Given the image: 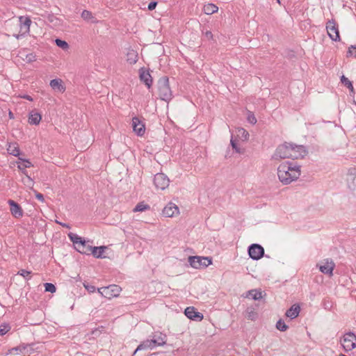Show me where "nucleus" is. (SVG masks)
I'll return each instance as SVG.
<instances>
[{"label":"nucleus","mask_w":356,"mask_h":356,"mask_svg":"<svg viewBox=\"0 0 356 356\" xmlns=\"http://www.w3.org/2000/svg\"><path fill=\"white\" fill-rule=\"evenodd\" d=\"M300 175V166L292 162L280 164L277 168V176L280 181L287 185L296 180Z\"/></svg>","instance_id":"nucleus-1"},{"label":"nucleus","mask_w":356,"mask_h":356,"mask_svg":"<svg viewBox=\"0 0 356 356\" xmlns=\"http://www.w3.org/2000/svg\"><path fill=\"white\" fill-rule=\"evenodd\" d=\"M159 95L161 100L169 102L173 97L172 92L170 87L169 79L164 76L158 81Z\"/></svg>","instance_id":"nucleus-2"},{"label":"nucleus","mask_w":356,"mask_h":356,"mask_svg":"<svg viewBox=\"0 0 356 356\" xmlns=\"http://www.w3.org/2000/svg\"><path fill=\"white\" fill-rule=\"evenodd\" d=\"M292 143H286L280 145L273 155L272 156L273 159H291V157H296L295 153L293 154Z\"/></svg>","instance_id":"nucleus-3"},{"label":"nucleus","mask_w":356,"mask_h":356,"mask_svg":"<svg viewBox=\"0 0 356 356\" xmlns=\"http://www.w3.org/2000/svg\"><path fill=\"white\" fill-rule=\"evenodd\" d=\"M188 261L191 266L196 269L206 268L212 264L211 258L206 257L190 256Z\"/></svg>","instance_id":"nucleus-4"},{"label":"nucleus","mask_w":356,"mask_h":356,"mask_svg":"<svg viewBox=\"0 0 356 356\" xmlns=\"http://www.w3.org/2000/svg\"><path fill=\"white\" fill-rule=\"evenodd\" d=\"M121 287L116 284H111L108 286L97 289L98 292L104 297L111 299L119 296Z\"/></svg>","instance_id":"nucleus-5"},{"label":"nucleus","mask_w":356,"mask_h":356,"mask_svg":"<svg viewBox=\"0 0 356 356\" xmlns=\"http://www.w3.org/2000/svg\"><path fill=\"white\" fill-rule=\"evenodd\" d=\"M249 257L253 260H259L264 255V248L257 243L251 244L248 248Z\"/></svg>","instance_id":"nucleus-6"},{"label":"nucleus","mask_w":356,"mask_h":356,"mask_svg":"<svg viewBox=\"0 0 356 356\" xmlns=\"http://www.w3.org/2000/svg\"><path fill=\"white\" fill-rule=\"evenodd\" d=\"M341 345L346 351L353 350L356 347V335L350 332L345 334Z\"/></svg>","instance_id":"nucleus-7"},{"label":"nucleus","mask_w":356,"mask_h":356,"mask_svg":"<svg viewBox=\"0 0 356 356\" xmlns=\"http://www.w3.org/2000/svg\"><path fill=\"white\" fill-rule=\"evenodd\" d=\"M326 29L327 34L331 40L334 41H339V31L338 24L334 19L329 20L326 24Z\"/></svg>","instance_id":"nucleus-8"},{"label":"nucleus","mask_w":356,"mask_h":356,"mask_svg":"<svg viewBox=\"0 0 356 356\" xmlns=\"http://www.w3.org/2000/svg\"><path fill=\"white\" fill-rule=\"evenodd\" d=\"M170 179L166 175L160 172L154 175V184L157 189L165 190L168 187Z\"/></svg>","instance_id":"nucleus-9"},{"label":"nucleus","mask_w":356,"mask_h":356,"mask_svg":"<svg viewBox=\"0 0 356 356\" xmlns=\"http://www.w3.org/2000/svg\"><path fill=\"white\" fill-rule=\"evenodd\" d=\"M139 79L141 82L144 83L145 86L149 89L153 83L152 77L149 72L145 67H141L139 70Z\"/></svg>","instance_id":"nucleus-10"},{"label":"nucleus","mask_w":356,"mask_h":356,"mask_svg":"<svg viewBox=\"0 0 356 356\" xmlns=\"http://www.w3.org/2000/svg\"><path fill=\"white\" fill-rule=\"evenodd\" d=\"M131 126L134 131L138 136H142L145 132V124L138 118L134 117L132 118Z\"/></svg>","instance_id":"nucleus-11"},{"label":"nucleus","mask_w":356,"mask_h":356,"mask_svg":"<svg viewBox=\"0 0 356 356\" xmlns=\"http://www.w3.org/2000/svg\"><path fill=\"white\" fill-rule=\"evenodd\" d=\"M8 204L10 206V211L13 217L19 218L23 216V209L17 202L13 200H8Z\"/></svg>","instance_id":"nucleus-12"},{"label":"nucleus","mask_w":356,"mask_h":356,"mask_svg":"<svg viewBox=\"0 0 356 356\" xmlns=\"http://www.w3.org/2000/svg\"><path fill=\"white\" fill-rule=\"evenodd\" d=\"M184 314L191 320L201 321L203 319V314L197 311L194 307H188L185 309Z\"/></svg>","instance_id":"nucleus-13"},{"label":"nucleus","mask_w":356,"mask_h":356,"mask_svg":"<svg viewBox=\"0 0 356 356\" xmlns=\"http://www.w3.org/2000/svg\"><path fill=\"white\" fill-rule=\"evenodd\" d=\"M179 213V207L172 202H169L163 209L162 214L165 217H172Z\"/></svg>","instance_id":"nucleus-14"},{"label":"nucleus","mask_w":356,"mask_h":356,"mask_svg":"<svg viewBox=\"0 0 356 356\" xmlns=\"http://www.w3.org/2000/svg\"><path fill=\"white\" fill-rule=\"evenodd\" d=\"M347 183L349 188H356V168H350L347 175Z\"/></svg>","instance_id":"nucleus-15"},{"label":"nucleus","mask_w":356,"mask_h":356,"mask_svg":"<svg viewBox=\"0 0 356 356\" xmlns=\"http://www.w3.org/2000/svg\"><path fill=\"white\" fill-rule=\"evenodd\" d=\"M335 267V264L332 259H326L323 265L319 267L320 271L325 275H332V271Z\"/></svg>","instance_id":"nucleus-16"},{"label":"nucleus","mask_w":356,"mask_h":356,"mask_svg":"<svg viewBox=\"0 0 356 356\" xmlns=\"http://www.w3.org/2000/svg\"><path fill=\"white\" fill-rule=\"evenodd\" d=\"M292 147H293V154L295 153L296 157H291L292 159H298L299 158L304 157L307 153V151L305 146L303 145H297L294 143H292Z\"/></svg>","instance_id":"nucleus-17"},{"label":"nucleus","mask_w":356,"mask_h":356,"mask_svg":"<svg viewBox=\"0 0 356 356\" xmlns=\"http://www.w3.org/2000/svg\"><path fill=\"white\" fill-rule=\"evenodd\" d=\"M300 312V307L298 305H293L286 312V316L291 319L296 318Z\"/></svg>","instance_id":"nucleus-18"},{"label":"nucleus","mask_w":356,"mask_h":356,"mask_svg":"<svg viewBox=\"0 0 356 356\" xmlns=\"http://www.w3.org/2000/svg\"><path fill=\"white\" fill-rule=\"evenodd\" d=\"M41 115L34 111H31L29 114V123L30 124L38 125L41 121Z\"/></svg>","instance_id":"nucleus-19"},{"label":"nucleus","mask_w":356,"mask_h":356,"mask_svg":"<svg viewBox=\"0 0 356 356\" xmlns=\"http://www.w3.org/2000/svg\"><path fill=\"white\" fill-rule=\"evenodd\" d=\"M94 247L88 245L86 241L83 240L82 243L79 245L77 250L81 254H90V253L92 254Z\"/></svg>","instance_id":"nucleus-20"},{"label":"nucleus","mask_w":356,"mask_h":356,"mask_svg":"<svg viewBox=\"0 0 356 356\" xmlns=\"http://www.w3.org/2000/svg\"><path fill=\"white\" fill-rule=\"evenodd\" d=\"M19 160H20L22 161V163H19L18 164V168L22 171V172L24 175H28V172L27 170H26V168H31L33 166V164L31 163V162L28 160V159H22V158H20L19 157Z\"/></svg>","instance_id":"nucleus-21"},{"label":"nucleus","mask_w":356,"mask_h":356,"mask_svg":"<svg viewBox=\"0 0 356 356\" xmlns=\"http://www.w3.org/2000/svg\"><path fill=\"white\" fill-rule=\"evenodd\" d=\"M166 335L162 333H159L158 335L155 334L154 336V338L152 339V341H153L154 346V348L156 346H163L166 343Z\"/></svg>","instance_id":"nucleus-22"},{"label":"nucleus","mask_w":356,"mask_h":356,"mask_svg":"<svg viewBox=\"0 0 356 356\" xmlns=\"http://www.w3.org/2000/svg\"><path fill=\"white\" fill-rule=\"evenodd\" d=\"M49 85L53 89L58 90L60 92H64L65 90V86L63 85V81L60 79L51 80Z\"/></svg>","instance_id":"nucleus-23"},{"label":"nucleus","mask_w":356,"mask_h":356,"mask_svg":"<svg viewBox=\"0 0 356 356\" xmlns=\"http://www.w3.org/2000/svg\"><path fill=\"white\" fill-rule=\"evenodd\" d=\"M154 341H152V339H147L144 341H143L140 344H139L137 347V348L134 351V354L140 350H145L147 348L152 349L154 348Z\"/></svg>","instance_id":"nucleus-24"},{"label":"nucleus","mask_w":356,"mask_h":356,"mask_svg":"<svg viewBox=\"0 0 356 356\" xmlns=\"http://www.w3.org/2000/svg\"><path fill=\"white\" fill-rule=\"evenodd\" d=\"M7 151L10 154H12L15 156H19L20 154L19 145L16 143H10L7 148Z\"/></svg>","instance_id":"nucleus-25"},{"label":"nucleus","mask_w":356,"mask_h":356,"mask_svg":"<svg viewBox=\"0 0 356 356\" xmlns=\"http://www.w3.org/2000/svg\"><path fill=\"white\" fill-rule=\"evenodd\" d=\"M245 297H251L254 300H259L262 298L261 291L257 289H251L247 292Z\"/></svg>","instance_id":"nucleus-26"},{"label":"nucleus","mask_w":356,"mask_h":356,"mask_svg":"<svg viewBox=\"0 0 356 356\" xmlns=\"http://www.w3.org/2000/svg\"><path fill=\"white\" fill-rule=\"evenodd\" d=\"M138 53L131 49L129 50L127 54V61L129 64H135L138 61Z\"/></svg>","instance_id":"nucleus-27"},{"label":"nucleus","mask_w":356,"mask_h":356,"mask_svg":"<svg viewBox=\"0 0 356 356\" xmlns=\"http://www.w3.org/2000/svg\"><path fill=\"white\" fill-rule=\"evenodd\" d=\"M203 10L207 15H212L218 12V7L213 3H208L204 6Z\"/></svg>","instance_id":"nucleus-28"},{"label":"nucleus","mask_w":356,"mask_h":356,"mask_svg":"<svg viewBox=\"0 0 356 356\" xmlns=\"http://www.w3.org/2000/svg\"><path fill=\"white\" fill-rule=\"evenodd\" d=\"M46 19L49 23L52 24V25L55 26H60L61 23V19L54 14H48L46 17Z\"/></svg>","instance_id":"nucleus-29"},{"label":"nucleus","mask_w":356,"mask_h":356,"mask_svg":"<svg viewBox=\"0 0 356 356\" xmlns=\"http://www.w3.org/2000/svg\"><path fill=\"white\" fill-rule=\"evenodd\" d=\"M105 249H106V246L94 247L92 255L95 258H105V257L103 256Z\"/></svg>","instance_id":"nucleus-30"},{"label":"nucleus","mask_w":356,"mask_h":356,"mask_svg":"<svg viewBox=\"0 0 356 356\" xmlns=\"http://www.w3.org/2000/svg\"><path fill=\"white\" fill-rule=\"evenodd\" d=\"M68 236H69L70 241L74 244L77 245L78 247L82 243V241L84 240L83 238H82L81 236H79L76 234H74V233H72V232L68 234Z\"/></svg>","instance_id":"nucleus-31"},{"label":"nucleus","mask_w":356,"mask_h":356,"mask_svg":"<svg viewBox=\"0 0 356 356\" xmlns=\"http://www.w3.org/2000/svg\"><path fill=\"white\" fill-rule=\"evenodd\" d=\"M25 176H26L25 177H23L22 179V183L24 184V185L25 186H26L27 188L33 190V185H34L33 180L31 178V177L29 175H26Z\"/></svg>","instance_id":"nucleus-32"},{"label":"nucleus","mask_w":356,"mask_h":356,"mask_svg":"<svg viewBox=\"0 0 356 356\" xmlns=\"http://www.w3.org/2000/svg\"><path fill=\"white\" fill-rule=\"evenodd\" d=\"M341 82L347 87L350 92H354V88L353 86V83L344 75H342L341 77Z\"/></svg>","instance_id":"nucleus-33"},{"label":"nucleus","mask_w":356,"mask_h":356,"mask_svg":"<svg viewBox=\"0 0 356 356\" xmlns=\"http://www.w3.org/2000/svg\"><path fill=\"white\" fill-rule=\"evenodd\" d=\"M150 209L148 204H144V202H139L133 209L134 212L144 211Z\"/></svg>","instance_id":"nucleus-34"},{"label":"nucleus","mask_w":356,"mask_h":356,"mask_svg":"<svg viewBox=\"0 0 356 356\" xmlns=\"http://www.w3.org/2000/svg\"><path fill=\"white\" fill-rule=\"evenodd\" d=\"M275 327L278 330L281 332H285L289 328V326L282 319L277 321Z\"/></svg>","instance_id":"nucleus-35"},{"label":"nucleus","mask_w":356,"mask_h":356,"mask_svg":"<svg viewBox=\"0 0 356 356\" xmlns=\"http://www.w3.org/2000/svg\"><path fill=\"white\" fill-rule=\"evenodd\" d=\"M10 325L7 323L0 325V336H3L10 330Z\"/></svg>","instance_id":"nucleus-36"},{"label":"nucleus","mask_w":356,"mask_h":356,"mask_svg":"<svg viewBox=\"0 0 356 356\" xmlns=\"http://www.w3.org/2000/svg\"><path fill=\"white\" fill-rule=\"evenodd\" d=\"M31 274V271L26 270L25 269H21L17 273V275L22 276L26 280H29L31 279V276H30Z\"/></svg>","instance_id":"nucleus-37"},{"label":"nucleus","mask_w":356,"mask_h":356,"mask_svg":"<svg viewBox=\"0 0 356 356\" xmlns=\"http://www.w3.org/2000/svg\"><path fill=\"white\" fill-rule=\"evenodd\" d=\"M45 291L54 293L56 291V286L52 283L47 282L44 284Z\"/></svg>","instance_id":"nucleus-38"},{"label":"nucleus","mask_w":356,"mask_h":356,"mask_svg":"<svg viewBox=\"0 0 356 356\" xmlns=\"http://www.w3.org/2000/svg\"><path fill=\"white\" fill-rule=\"evenodd\" d=\"M81 17L84 20L89 21L90 19L93 18L92 14L90 11L84 10L81 13Z\"/></svg>","instance_id":"nucleus-39"},{"label":"nucleus","mask_w":356,"mask_h":356,"mask_svg":"<svg viewBox=\"0 0 356 356\" xmlns=\"http://www.w3.org/2000/svg\"><path fill=\"white\" fill-rule=\"evenodd\" d=\"M19 21L24 26H26L27 30H29L30 25L31 24V20L29 17H20Z\"/></svg>","instance_id":"nucleus-40"},{"label":"nucleus","mask_w":356,"mask_h":356,"mask_svg":"<svg viewBox=\"0 0 356 356\" xmlns=\"http://www.w3.org/2000/svg\"><path fill=\"white\" fill-rule=\"evenodd\" d=\"M56 44L58 47H60L63 49H66L69 47V45L66 41L62 40L60 39H56Z\"/></svg>","instance_id":"nucleus-41"},{"label":"nucleus","mask_w":356,"mask_h":356,"mask_svg":"<svg viewBox=\"0 0 356 356\" xmlns=\"http://www.w3.org/2000/svg\"><path fill=\"white\" fill-rule=\"evenodd\" d=\"M347 57L354 56L356 58V45H351L347 51Z\"/></svg>","instance_id":"nucleus-42"},{"label":"nucleus","mask_w":356,"mask_h":356,"mask_svg":"<svg viewBox=\"0 0 356 356\" xmlns=\"http://www.w3.org/2000/svg\"><path fill=\"white\" fill-rule=\"evenodd\" d=\"M35 60H36V56L34 54L31 53V54H26V58H25V60L26 61V63H30L35 61Z\"/></svg>","instance_id":"nucleus-43"},{"label":"nucleus","mask_w":356,"mask_h":356,"mask_svg":"<svg viewBox=\"0 0 356 356\" xmlns=\"http://www.w3.org/2000/svg\"><path fill=\"white\" fill-rule=\"evenodd\" d=\"M248 121L252 124H254L257 123V119L254 115L253 113L252 112H250L248 115Z\"/></svg>","instance_id":"nucleus-44"},{"label":"nucleus","mask_w":356,"mask_h":356,"mask_svg":"<svg viewBox=\"0 0 356 356\" xmlns=\"http://www.w3.org/2000/svg\"><path fill=\"white\" fill-rule=\"evenodd\" d=\"M84 287L89 293H94L96 291V287L89 284H83Z\"/></svg>","instance_id":"nucleus-45"},{"label":"nucleus","mask_w":356,"mask_h":356,"mask_svg":"<svg viewBox=\"0 0 356 356\" xmlns=\"http://www.w3.org/2000/svg\"><path fill=\"white\" fill-rule=\"evenodd\" d=\"M231 145L237 153H241L240 149L238 148L236 142L233 139V138H231L230 141Z\"/></svg>","instance_id":"nucleus-46"},{"label":"nucleus","mask_w":356,"mask_h":356,"mask_svg":"<svg viewBox=\"0 0 356 356\" xmlns=\"http://www.w3.org/2000/svg\"><path fill=\"white\" fill-rule=\"evenodd\" d=\"M33 191L35 193V197L38 200H40V202H44V195L42 193H38L37 191H35L34 189H33Z\"/></svg>","instance_id":"nucleus-47"},{"label":"nucleus","mask_w":356,"mask_h":356,"mask_svg":"<svg viewBox=\"0 0 356 356\" xmlns=\"http://www.w3.org/2000/svg\"><path fill=\"white\" fill-rule=\"evenodd\" d=\"M104 330V326H101V327H99L92 330V334L93 335L98 336L99 335V332H101Z\"/></svg>","instance_id":"nucleus-48"},{"label":"nucleus","mask_w":356,"mask_h":356,"mask_svg":"<svg viewBox=\"0 0 356 356\" xmlns=\"http://www.w3.org/2000/svg\"><path fill=\"white\" fill-rule=\"evenodd\" d=\"M157 5V2L156 1H151L149 4H148V10H153L155 9L156 6Z\"/></svg>","instance_id":"nucleus-49"},{"label":"nucleus","mask_w":356,"mask_h":356,"mask_svg":"<svg viewBox=\"0 0 356 356\" xmlns=\"http://www.w3.org/2000/svg\"><path fill=\"white\" fill-rule=\"evenodd\" d=\"M239 133H242L243 136L245 138V139H248L249 136V134L248 131H246L244 129H241L238 130Z\"/></svg>","instance_id":"nucleus-50"},{"label":"nucleus","mask_w":356,"mask_h":356,"mask_svg":"<svg viewBox=\"0 0 356 356\" xmlns=\"http://www.w3.org/2000/svg\"><path fill=\"white\" fill-rule=\"evenodd\" d=\"M204 35L205 36L209 39V40H211L213 38V34L211 33V31H207L205 33H204Z\"/></svg>","instance_id":"nucleus-51"},{"label":"nucleus","mask_w":356,"mask_h":356,"mask_svg":"<svg viewBox=\"0 0 356 356\" xmlns=\"http://www.w3.org/2000/svg\"><path fill=\"white\" fill-rule=\"evenodd\" d=\"M24 99H27L29 101H33V98L29 95H25L24 97H23Z\"/></svg>","instance_id":"nucleus-52"},{"label":"nucleus","mask_w":356,"mask_h":356,"mask_svg":"<svg viewBox=\"0 0 356 356\" xmlns=\"http://www.w3.org/2000/svg\"><path fill=\"white\" fill-rule=\"evenodd\" d=\"M56 222L59 223L63 227H67V228L70 227V226L67 224H66V223H61V222H59L58 221H56Z\"/></svg>","instance_id":"nucleus-53"},{"label":"nucleus","mask_w":356,"mask_h":356,"mask_svg":"<svg viewBox=\"0 0 356 356\" xmlns=\"http://www.w3.org/2000/svg\"><path fill=\"white\" fill-rule=\"evenodd\" d=\"M19 350V347H15V348H13L10 352L12 353L13 351H18Z\"/></svg>","instance_id":"nucleus-54"},{"label":"nucleus","mask_w":356,"mask_h":356,"mask_svg":"<svg viewBox=\"0 0 356 356\" xmlns=\"http://www.w3.org/2000/svg\"><path fill=\"white\" fill-rule=\"evenodd\" d=\"M9 117L10 118H14V115H13V113L11 112V111H9Z\"/></svg>","instance_id":"nucleus-55"},{"label":"nucleus","mask_w":356,"mask_h":356,"mask_svg":"<svg viewBox=\"0 0 356 356\" xmlns=\"http://www.w3.org/2000/svg\"><path fill=\"white\" fill-rule=\"evenodd\" d=\"M254 312H252L251 314H250V315H249V318H251V319H252V315H254Z\"/></svg>","instance_id":"nucleus-56"},{"label":"nucleus","mask_w":356,"mask_h":356,"mask_svg":"<svg viewBox=\"0 0 356 356\" xmlns=\"http://www.w3.org/2000/svg\"><path fill=\"white\" fill-rule=\"evenodd\" d=\"M279 4H281L280 0H276Z\"/></svg>","instance_id":"nucleus-57"}]
</instances>
